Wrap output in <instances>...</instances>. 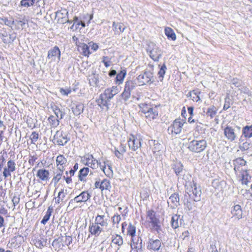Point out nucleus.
<instances>
[{
  "label": "nucleus",
  "mask_w": 252,
  "mask_h": 252,
  "mask_svg": "<svg viewBox=\"0 0 252 252\" xmlns=\"http://www.w3.org/2000/svg\"><path fill=\"white\" fill-rule=\"evenodd\" d=\"M186 191L190 196H191L194 201L200 200L201 190L199 187L193 181L186 183L185 184Z\"/></svg>",
  "instance_id": "1"
},
{
  "label": "nucleus",
  "mask_w": 252,
  "mask_h": 252,
  "mask_svg": "<svg viewBox=\"0 0 252 252\" xmlns=\"http://www.w3.org/2000/svg\"><path fill=\"white\" fill-rule=\"evenodd\" d=\"M166 69V67L165 65H163L160 68L159 71L158 72V74L159 75V77H160L161 79L160 80H162L163 75L165 73V71Z\"/></svg>",
  "instance_id": "52"
},
{
  "label": "nucleus",
  "mask_w": 252,
  "mask_h": 252,
  "mask_svg": "<svg viewBox=\"0 0 252 252\" xmlns=\"http://www.w3.org/2000/svg\"><path fill=\"white\" fill-rule=\"evenodd\" d=\"M36 159L37 158L35 156H31L29 160V162L31 165H33Z\"/></svg>",
  "instance_id": "60"
},
{
  "label": "nucleus",
  "mask_w": 252,
  "mask_h": 252,
  "mask_svg": "<svg viewBox=\"0 0 252 252\" xmlns=\"http://www.w3.org/2000/svg\"><path fill=\"white\" fill-rule=\"evenodd\" d=\"M66 162L67 160L63 155H60L57 157L56 163L57 168L59 171L61 172L63 171Z\"/></svg>",
  "instance_id": "19"
},
{
  "label": "nucleus",
  "mask_w": 252,
  "mask_h": 252,
  "mask_svg": "<svg viewBox=\"0 0 252 252\" xmlns=\"http://www.w3.org/2000/svg\"><path fill=\"white\" fill-rule=\"evenodd\" d=\"M207 145V141L204 139L193 140L189 143L188 148L190 151L198 153L203 151Z\"/></svg>",
  "instance_id": "2"
},
{
  "label": "nucleus",
  "mask_w": 252,
  "mask_h": 252,
  "mask_svg": "<svg viewBox=\"0 0 252 252\" xmlns=\"http://www.w3.org/2000/svg\"><path fill=\"white\" fill-rule=\"evenodd\" d=\"M63 246L60 239H55L52 243V246L56 251H59Z\"/></svg>",
  "instance_id": "43"
},
{
  "label": "nucleus",
  "mask_w": 252,
  "mask_h": 252,
  "mask_svg": "<svg viewBox=\"0 0 252 252\" xmlns=\"http://www.w3.org/2000/svg\"><path fill=\"white\" fill-rule=\"evenodd\" d=\"M126 72L121 71L119 74H117L116 77V82L117 84H121L122 83L123 79L125 76Z\"/></svg>",
  "instance_id": "45"
},
{
  "label": "nucleus",
  "mask_w": 252,
  "mask_h": 252,
  "mask_svg": "<svg viewBox=\"0 0 252 252\" xmlns=\"http://www.w3.org/2000/svg\"><path fill=\"white\" fill-rule=\"evenodd\" d=\"M150 56L154 61H158L162 56L161 50L156 46L150 51Z\"/></svg>",
  "instance_id": "23"
},
{
  "label": "nucleus",
  "mask_w": 252,
  "mask_h": 252,
  "mask_svg": "<svg viewBox=\"0 0 252 252\" xmlns=\"http://www.w3.org/2000/svg\"><path fill=\"white\" fill-rule=\"evenodd\" d=\"M82 161L86 165L93 169H97L98 167H100V165H101L99 161L95 159L92 155L89 154L83 157Z\"/></svg>",
  "instance_id": "4"
},
{
  "label": "nucleus",
  "mask_w": 252,
  "mask_h": 252,
  "mask_svg": "<svg viewBox=\"0 0 252 252\" xmlns=\"http://www.w3.org/2000/svg\"><path fill=\"white\" fill-rule=\"evenodd\" d=\"M89 84L93 87H97L98 85V75L92 73L89 76Z\"/></svg>",
  "instance_id": "30"
},
{
  "label": "nucleus",
  "mask_w": 252,
  "mask_h": 252,
  "mask_svg": "<svg viewBox=\"0 0 252 252\" xmlns=\"http://www.w3.org/2000/svg\"><path fill=\"white\" fill-rule=\"evenodd\" d=\"M241 174V181L243 184L247 185L251 177L248 171L246 168H242L240 172H238Z\"/></svg>",
  "instance_id": "25"
},
{
  "label": "nucleus",
  "mask_w": 252,
  "mask_h": 252,
  "mask_svg": "<svg viewBox=\"0 0 252 252\" xmlns=\"http://www.w3.org/2000/svg\"><path fill=\"white\" fill-rule=\"evenodd\" d=\"M111 188V184L110 182L104 179L101 181L100 184V189L101 190H107Z\"/></svg>",
  "instance_id": "42"
},
{
  "label": "nucleus",
  "mask_w": 252,
  "mask_h": 252,
  "mask_svg": "<svg viewBox=\"0 0 252 252\" xmlns=\"http://www.w3.org/2000/svg\"><path fill=\"white\" fill-rule=\"evenodd\" d=\"M60 92L62 94L64 95H67L71 93L70 89H63V88L60 89Z\"/></svg>",
  "instance_id": "56"
},
{
  "label": "nucleus",
  "mask_w": 252,
  "mask_h": 252,
  "mask_svg": "<svg viewBox=\"0 0 252 252\" xmlns=\"http://www.w3.org/2000/svg\"><path fill=\"white\" fill-rule=\"evenodd\" d=\"M78 50L81 52V54L85 56L89 57L91 54L89 50V46L84 43H79L78 45Z\"/></svg>",
  "instance_id": "26"
},
{
  "label": "nucleus",
  "mask_w": 252,
  "mask_h": 252,
  "mask_svg": "<svg viewBox=\"0 0 252 252\" xmlns=\"http://www.w3.org/2000/svg\"><path fill=\"white\" fill-rule=\"evenodd\" d=\"M53 141L54 143L63 146L67 142L68 139L66 135L63 134L62 131L58 130L54 136Z\"/></svg>",
  "instance_id": "7"
},
{
  "label": "nucleus",
  "mask_w": 252,
  "mask_h": 252,
  "mask_svg": "<svg viewBox=\"0 0 252 252\" xmlns=\"http://www.w3.org/2000/svg\"><path fill=\"white\" fill-rule=\"evenodd\" d=\"M224 134L225 137L230 141L235 140L237 137L234 129L230 126H227L224 129Z\"/></svg>",
  "instance_id": "12"
},
{
  "label": "nucleus",
  "mask_w": 252,
  "mask_h": 252,
  "mask_svg": "<svg viewBox=\"0 0 252 252\" xmlns=\"http://www.w3.org/2000/svg\"><path fill=\"white\" fill-rule=\"evenodd\" d=\"M71 109L73 114L76 116H78L83 112L84 106L81 103L75 104L73 105Z\"/></svg>",
  "instance_id": "32"
},
{
  "label": "nucleus",
  "mask_w": 252,
  "mask_h": 252,
  "mask_svg": "<svg viewBox=\"0 0 252 252\" xmlns=\"http://www.w3.org/2000/svg\"><path fill=\"white\" fill-rule=\"evenodd\" d=\"M112 244L116 245L118 247L121 246L123 244V239L122 237L119 234L112 235Z\"/></svg>",
  "instance_id": "33"
},
{
  "label": "nucleus",
  "mask_w": 252,
  "mask_h": 252,
  "mask_svg": "<svg viewBox=\"0 0 252 252\" xmlns=\"http://www.w3.org/2000/svg\"><path fill=\"white\" fill-rule=\"evenodd\" d=\"M51 108L54 112L56 117L62 119L63 117V113L60 110L57 106L55 104L51 105Z\"/></svg>",
  "instance_id": "39"
},
{
  "label": "nucleus",
  "mask_w": 252,
  "mask_h": 252,
  "mask_svg": "<svg viewBox=\"0 0 252 252\" xmlns=\"http://www.w3.org/2000/svg\"><path fill=\"white\" fill-rule=\"evenodd\" d=\"M66 195V193L64 192L63 190H61L58 193L57 198L61 199V201H63Z\"/></svg>",
  "instance_id": "54"
},
{
  "label": "nucleus",
  "mask_w": 252,
  "mask_h": 252,
  "mask_svg": "<svg viewBox=\"0 0 252 252\" xmlns=\"http://www.w3.org/2000/svg\"><path fill=\"white\" fill-rule=\"evenodd\" d=\"M90 169L88 167H84L79 171L78 178L80 181L85 182V177L88 175Z\"/></svg>",
  "instance_id": "35"
},
{
  "label": "nucleus",
  "mask_w": 252,
  "mask_h": 252,
  "mask_svg": "<svg viewBox=\"0 0 252 252\" xmlns=\"http://www.w3.org/2000/svg\"><path fill=\"white\" fill-rule=\"evenodd\" d=\"M57 57L58 60H60L61 52L58 47L55 46L53 49L48 51L47 58L51 59V61H55Z\"/></svg>",
  "instance_id": "15"
},
{
  "label": "nucleus",
  "mask_w": 252,
  "mask_h": 252,
  "mask_svg": "<svg viewBox=\"0 0 252 252\" xmlns=\"http://www.w3.org/2000/svg\"><path fill=\"white\" fill-rule=\"evenodd\" d=\"M59 120L53 115H51L48 119V122L52 127H56L59 125Z\"/></svg>",
  "instance_id": "36"
},
{
  "label": "nucleus",
  "mask_w": 252,
  "mask_h": 252,
  "mask_svg": "<svg viewBox=\"0 0 252 252\" xmlns=\"http://www.w3.org/2000/svg\"><path fill=\"white\" fill-rule=\"evenodd\" d=\"M131 247L133 251L136 252H143L142 239L139 237L133 238L131 240Z\"/></svg>",
  "instance_id": "10"
},
{
  "label": "nucleus",
  "mask_w": 252,
  "mask_h": 252,
  "mask_svg": "<svg viewBox=\"0 0 252 252\" xmlns=\"http://www.w3.org/2000/svg\"><path fill=\"white\" fill-rule=\"evenodd\" d=\"M72 240V239L71 237L67 236H65V241L66 244L67 245H69L71 243Z\"/></svg>",
  "instance_id": "64"
},
{
  "label": "nucleus",
  "mask_w": 252,
  "mask_h": 252,
  "mask_svg": "<svg viewBox=\"0 0 252 252\" xmlns=\"http://www.w3.org/2000/svg\"><path fill=\"white\" fill-rule=\"evenodd\" d=\"M142 112L144 113L145 117L150 120L155 119L158 116V112L156 107L143 109Z\"/></svg>",
  "instance_id": "11"
},
{
  "label": "nucleus",
  "mask_w": 252,
  "mask_h": 252,
  "mask_svg": "<svg viewBox=\"0 0 252 252\" xmlns=\"http://www.w3.org/2000/svg\"><path fill=\"white\" fill-rule=\"evenodd\" d=\"M185 122L181 119H175L170 126L168 128V132L169 134L176 135L180 134L183 129V126Z\"/></svg>",
  "instance_id": "3"
},
{
  "label": "nucleus",
  "mask_w": 252,
  "mask_h": 252,
  "mask_svg": "<svg viewBox=\"0 0 252 252\" xmlns=\"http://www.w3.org/2000/svg\"><path fill=\"white\" fill-rule=\"evenodd\" d=\"M63 172L60 171V172L53 177L52 182H53L55 185L57 184L61 180Z\"/></svg>",
  "instance_id": "50"
},
{
  "label": "nucleus",
  "mask_w": 252,
  "mask_h": 252,
  "mask_svg": "<svg viewBox=\"0 0 252 252\" xmlns=\"http://www.w3.org/2000/svg\"><path fill=\"white\" fill-rule=\"evenodd\" d=\"M35 0H22L21 4L22 6L29 7L33 5Z\"/></svg>",
  "instance_id": "47"
},
{
  "label": "nucleus",
  "mask_w": 252,
  "mask_h": 252,
  "mask_svg": "<svg viewBox=\"0 0 252 252\" xmlns=\"http://www.w3.org/2000/svg\"><path fill=\"white\" fill-rule=\"evenodd\" d=\"M115 155L119 159H122L123 158V155L118 151L117 148H115Z\"/></svg>",
  "instance_id": "58"
},
{
  "label": "nucleus",
  "mask_w": 252,
  "mask_h": 252,
  "mask_svg": "<svg viewBox=\"0 0 252 252\" xmlns=\"http://www.w3.org/2000/svg\"><path fill=\"white\" fill-rule=\"evenodd\" d=\"M179 196L178 194L177 193H173L172 194L170 197L169 198V201H168V203L169 204L170 203H172L173 204L172 206H171V207L173 208H174L179 205Z\"/></svg>",
  "instance_id": "27"
},
{
  "label": "nucleus",
  "mask_w": 252,
  "mask_h": 252,
  "mask_svg": "<svg viewBox=\"0 0 252 252\" xmlns=\"http://www.w3.org/2000/svg\"><path fill=\"white\" fill-rule=\"evenodd\" d=\"M89 229V232L92 235H94L95 236H98L102 232L103 228L99 225H97V224L93 222L90 223Z\"/></svg>",
  "instance_id": "16"
},
{
  "label": "nucleus",
  "mask_w": 252,
  "mask_h": 252,
  "mask_svg": "<svg viewBox=\"0 0 252 252\" xmlns=\"http://www.w3.org/2000/svg\"><path fill=\"white\" fill-rule=\"evenodd\" d=\"M100 168L102 171H103L106 176H110L113 175V171L111 166L109 164H106L105 161L104 162L103 165H100Z\"/></svg>",
  "instance_id": "29"
},
{
  "label": "nucleus",
  "mask_w": 252,
  "mask_h": 252,
  "mask_svg": "<svg viewBox=\"0 0 252 252\" xmlns=\"http://www.w3.org/2000/svg\"><path fill=\"white\" fill-rule=\"evenodd\" d=\"M112 222L113 223V225H116V227L117 228H119V223L120 221L121 220V217L120 215L117 214L115 215L112 218Z\"/></svg>",
  "instance_id": "46"
},
{
  "label": "nucleus",
  "mask_w": 252,
  "mask_h": 252,
  "mask_svg": "<svg viewBox=\"0 0 252 252\" xmlns=\"http://www.w3.org/2000/svg\"><path fill=\"white\" fill-rule=\"evenodd\" d=\"M119 92V88L117 87L113 86L112 88L106 89L102 94L103 95H105L106 98L110 101Z\"/></svg>",
  "instance_id": "13"
},
{
  "label": "nucleus",
  "mask_w": 252,
  "mask_h": 252,
  "mask_svg": "<svg viewBox=\"0 0 252 252\" xmlns=\"http://www.w3.org/2000/svg\"><path fill=\"white\" fill-rule=\"evenodd\" d=\"M189 96L193 101L197 102L200 100V97L198 93L195 92L194 91L190 93Z\"/></svg>",
  "instance_id": "48"
},
{
  "label": "nucleus",
  "mask_w": 252,
  "mask_h": 252,
  "mask_svg": "<svg viewBox=\"0 0 252 252\" xmlns=\"http://www.w3.org/2000/svg\"><path fill=\"white\" fill-rule=\"evenodd\" d=\"M50 217V216H49L48 215H47L46 214H45V215L43 217V219L41 220V223L44 224H46V223L49 220Z\"/></svg>",
  "instance_id": "63"
},
{
  "label": "nucleus",
  "mask_w": 252,
  "mask_h": 252,
  "mask_svg": "<svg viewBox=\"0 0 252 252\" xmlns=\"http://www.w3.org/2000/svg\"><path fill=\"white\" fill-rule=\"evenodd\" d=\"M135 87V83L131 80L127 81L126 82L125 89L131 92Z\"/></svg>",
  "instance_id": "44"
},
{
  "label": "nucleus",
  "mask_w": 252,
  "mask_h": 252,
  "mask_svg": "<svg viewBox=\"0 0 252 252\" xmlns=\"http://www.w3.org/2000/svg\"><path fill=\"white\" fill-rule=\"evenodd\" d=\"M122 98L125 100H127L129 99L130 96V92L129 91L124 89V91L121 94Z\"/></svg>",
  "instance_id": "51"
},
{
  "label": "nucleus",
  "mask_w": 252,
  "mask_h": 252,
  "mask_svg": "<svg viewBox=\"0 0 252 252\" xmlns=\"http://www.w3.org/2000/svg\"><path fill=\"white\" fill-rule=\"evenodd\" d=\"M165 34L168 38H170L172 40H175L176 39V35L174 31L169 27H166L165 28Z\"/></svg>",
  "instance_id": "37"
},
{
  "label": "nucleus",
  "mask_w": 252,
  "mask_h": 252,
  "mask_svg": "<svg viewBox=\"0 0 252 252\" xmlns=\"http://www.w3.org/2000/svg\"><path fill=\"white\" fill-rule=\"evenodd\" d=\"M217 113V109L214 106H212L208 108L206 115L212 119L216 115Z\"/></svg>",
  "instance_id": "41"
},
{
  "label": "nucleus",
  "mask_w": 252,
  "mask_h": 252,
  "mask_svg": "<svg viewBox=\"0 0 252 252\" xmlns=\"http://www.w3.org/2000/svg\"><path fill=\"white\" fill-rule=\"evenodd\" d=\"M243 134L246 138H250L252 137V125L247 126L243 128Z\"/></svg>",
  "instance_id": "38"
},
{
  "label": "nucleus",
  "mask_w": 252,
  "mask_h": 252,
  "mask_svg": "<svg viewBox=\"0 0 252 252\" xmlns=\"http://www.w3.org/2000/svg\"><path fill=\"white\" fill-rule=\"evenodd\" d=\"M49 172L44 169H39L36 174V176L42 181L47 182L49 179Z\"/></svg>",
  "instance_id": "21"
},
{
  "label": "nucleus",
  "mask_w": 252,
  "mask_h": 252,
  "mask_svg": "<svg viewBox=\"0 0 252 252\" xmlns=\"http://www.w3.org/2000/svg\"><path fill=\"white\" fill-rule=\"evenodd\" d=\"M38 139V134L35 131H33L32 133L30 135V139L31 140L32 144H35V142L37 141Z\"/></svg>",
  "instance_id": "49"
},
{
  "label": "nucleus",
  "mask_w": 252,
  "mask_h": 252,
  "mask_svg": "<svg viewBox=\"0 0 252 252\" xmlns=\"http://www.w3.org/2000/svg\"><path fill=\"white\" fill-rule=\"evenodd\" d=\"M90 197L91 195L87 191H84L75 197L73 200L76 203L86 202Z\"/></svg>",
  "instance_id": "18"
},
{
  "label": "nucleus",
  "mask_w": 252,
  "mask_h": 252,
  "mask_svg": "<svg viewBox=\"0 0 252 252\" xmlns=\"http://www.w3.org/2000/svg\"><path fill=\"white\" fill-rule=\"evenodd\" d=\"M135 227L131 223H129L127 228V234L131 237V240L137 237L135 235Z\"/></svg>",
  "instance_id": "40"
},
{
  "label": "nucleus",
  "mask_w": 252,
  "mask_h": 252,
  "mask_svg": "<svg viewBox=\"0 0 252 252\" xmlns=\"http://www.w3.org/2000/svg\"><path fill=\"white\" fill-rule=\"evenodd\" d=\"M171 225L174 229L179 227V225L182 223V219L180 218V215H175L172 217Z\"/></svg>",
  "instance_id": "28"
},
{
  "label": "nucleus",
  "mask_w": 252,
  "mask_h": 252,
  "mask_svg": "<svg viewBox=\"0 0 252 252\" xmlns=\"http://www.w3.org/2000/svg\"><path fill=\"white\" fill-rule=\"evenodd\" d=\"M89 47L91 48V49L94 51H96L98 48V45L95 43L90 42L89 43Z\"/></svg>",
  "instance_id": "53"
},
{
  "label": "nucleus",
  "mask_w": 252,
  "mask_h": 252,
  "mask_svg": "<svg viewBox=\"0 0 252 252\" xmlns=\"http://www.w3.org/2000/svg\"><path fill=\"white\" fill-rule=\"evenodd\" d=\"M231 213L233 217H235L238 220H240L242 218L243 212L241 206L239 205H236L233 207V208L231 211Z\"/></svg>",
  "instance_id": "24"
},
{
  "label": "nucleus",
  "mask_w": 252,
  "mask_h": 252,
  "mask_svg": "<svg viewBox=\"0 0 252 252\" xmlns=\"http://www.w3.org/2000/svg\"><path fill=\"white\" fill-rule=\"evenodd\" d=\"M109 101L102 94L100 95L99 98L96 100L98 105L102 109L105 110H108L109 108L108 103Z\"/></svg>",
  "instance_id": "20"
},
{
  "label": "nucleus",
  "mask_w": 252,
  "mask_h": 252,
  "mask_svg": "<svg viewBox=\"0 0 252 252\" xmlns=\"http://www.w3.org/2000/svg\"><path fill=\"white\" fill-rule=\"evenodd\" d=\"M246 161L242 158H238L233 161V164L234 165V170L235 172L237 174L238 172L241 171L242 168H245L243 167L246 165Z\"/></svg>",
  "instance_id": "17"
},
{
  "label": "nucleus",
  "mask_w": 252,
  "mask_h": 252,
  "mask_svg": "<svg viewBox=\"0 0 252 252\" xmlns=\"http://www.w3.org/2000/svg\"><path fill=\"white\" fill-rule=\"evenodd\" d=\"M16 170V163L12 159H9L7 162L6 165L3 168V176L4 178L11 177V173Z\"/></svg>",
  "instance_id": "6"
},
{
  "label": "nucleus",
  "mask_w": 252,
  "mask_h": 252,
  "mask_svg": "<svg viewBox=\"0 0 252 252\" xmlns=\"http://www.w3.org/2000/svg\"><path fill=\"white\" fill-rule=\"evenodd\" d=\"M141 139L130 135L128 141L129 148L133 151H136L141 147Z\"/></svg>",
  "instance_id": "8"
},
{
  "label": "nucleus",
  "mask_w": 252,
  "mask_h": 252,
  "mask_svg": "<svg viewBox=\"0 0 252 252\" xmlns=\"http://www.w3.org/2000/svg\"><path fill=\"white\" fill-rule=\"evenodd\" d=\"M109 58L108 57H103L102 63H103L106 67L110 66V62L108 61Z\"/></svg>",
  "instance_id": "57"
},
{
  "label": "nucleus",
  "mask_w": 252,
  "mask_h": 252,
  "mask_svg": "<svg viewBox=\"0 0 252 252\" xmlns=\"http://www.w3.org/2000/svg\"><path fill=\"white\" fill-rule=\"evenodd\" d=\"M13 206L15 207L17 204H18L19 202V198L14 196L12 199Z\"/></svg>",
  "instance_id": "62"
},
{
  "label": "nucleus",
  "mask_w": 252,
  "mask_h": 252,
  "mask_svg": "<svg viewBox=\"0 0 252 252\" xmlns=\"http://www.w3.org/2000/svg\"><path fill=\"white\" fill-rule=\"evenodd\" d=\"M173 169L177 176H179L183 170V165L180 161H175L173 164Z\"/></svg>",
  "instance_id": "34"
},
{
  "label": "nucleus",
  "mask_w": 252,
  "mask_h": 252,
  "mask_svg": "<svg viewBox=\"0 0 252 252\" xmlns=\"http://www.w3.org/2000/svg\"><path fill=\"white\" fill-rule=\"evenodd\" d=\"M113 28L115 32L120 34L124 32L126 27L124 25L123 23L114 22L113 23Z\"/></svg>",
  "instance_id": "31"
},
{
  "label": "nucleus",
  "mask_w": 252,
  "mask_h": 252,
  "mask_svg": "<svg viewBox=\"0 0 252 252\" xmlns=\"http://www.w3.org/2000/svg\"><path fill=\"white\" fill-rule=\"evenodd\" d=\"M239 90L241 91V92L246 94H249L250 92L249 89L247 87L245 86L241 87V88H240Z\"/></svg>",
  "instance_id": "61"
},
{
  "label": "nucleus",
  "mask_w": 252,
  "mask_h": 252,
  "mask_svg": "<svg viewBox=\"0 0 252 252\" xmlns=\"http://www.w3.org/2000/svg\"><path fill=\"white\" fill-rule=\"evenodd\" d=\"M94 222L99 225L102 228L104 227H107L108 225V220L104 215H97Z\"/></svg>",
  "instance_id": "22"
},
{
  "label": "nucleus",
  "mask_w": 252,
  "mask_h": 252,
  "mask_svg": "<svg viewBox=\"0 0 252 252\" xmlns=\"http://www.w3.org/2000/svg\"><path fill=\"white\" fill-rule=\"evenodd\" d=\"M161 246V242L160 240L158 239L154 240L153 239H150L148 243L147 248L149 250L156 251L159 250Z\"/></svg>",
  "instance_id": "14"
},
{
  "label": "nucleus",
  "mask_w": 252,
  "mask_h": 252,
  "mask_svg": "<svg viewBox=\"0 0 252 252\" xmlns=\"http://www.w3.org/2000/svg\"><path fill=\"white\" fill-rule=\"evenodd\" d=\"M138 82L139 85H144L153 81V73L149 70L145 71L144 73L140 74L137 77Z\"/></svg>",
  "instance_id": "5"
},
{
  "label": "nucleus",
  "mask_w": 252,
  "mask_h": 252,
  "mask_svg": "<svg viewBox=\"0 0 252 252\" xmlns=\"http://www.w3.org/2000/svg\"><path fill=\"white\" fill-rule=\"evenodd\" d=\"M118 149V151L121 153L123 155L126 152V146L124 144H121V145L117 148Z\"/></svg>",
  "instance_id": "55"
},
{
  "label": "nucleus",
  "mask_w": 252,
  "mask_h": 252,
  "mask_svg": "<svg viewBox=\"0 0 252 252\" xmlns=\"http://www.w3.org/2000/svg\"><path fill=\"white\" fill-rule=\"evenodd\" d=\"M146 220L148 222L151 223L152 227L158 226V220L156 217V213L154 211L149 210L146 213Z\"/></svg>",
  "instance_id": "9"
},
{
  "label": "nucleus",
  "mask_w": 252,
  "mask_h": 252,
  "mask_svg": "<svg viewBox=\"0 0 252 252\" xmlns=\"http://www.w3.org/2000/svg\"><path fill=\"white\" fill-rule=\"evenodd\" d=\"M232 83L233 85H235L237 87H240L241 81L237 79H233L232 81Z\"/></svg>",
  "instance_id": "59"
}]
</instances>
